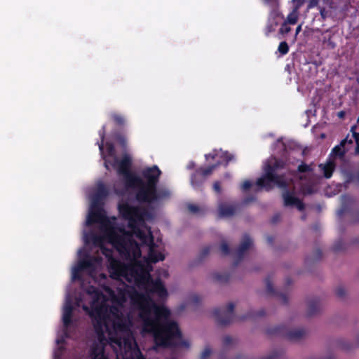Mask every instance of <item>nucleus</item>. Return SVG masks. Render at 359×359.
<instances>
[{
  "label": "nucleus",
  "mask_w": 359,
  "mask_h": 359,
  "mask_svg": "<svg viewBox=\"0 0 359 359\" xmlns=\"http://www.w3.org/2000/svg\"><path fill=\"white\" fill-rule=\"evenodd\" d=\"M107 319L92 318L95 331L100 341L105 339L104 328L107 327Z\"/></svg>",
  "instance_id": "aec40b11"
},
{
  "label": "nucleus",
  "mask_w": 359,
  "mask_h": 359,
  "mask_svg": "<svg viewBox=\"0 0 359 359\" xmlns=\"http://www.w3.org/2000/svg\"><path fill=\"white\" fill-rule=\"evenodd\" d=\"M252 245V241L250 236L247 233L244 234L241 244L235 252L236 260L234 262V266H237L243 259L245 252L251 247Z\"/></svg>",
  "instance_id": "dca6fc26"
},
{
  "label": "nucleus",
  "mask_w": 359,
  "mask_h": 359,
  "mask_svg": "<svg viewBox=\"0 0 359 359\" xmlns=\"http://www.w3.org/2000/svg\"><path fill=\"white\" fill-rule=\"evenodd\" d=\"M355 154H359V142H356Z\"/></svg>",
  "instance_id": "338daca9"
},
{
  "label": "nucleus",
  "mask_w": 359,
  "mask_h": 359,
  "mask_svg": "<svg viewBox=\"0 0 359 359\" xmlns=\"http://www.w3.org/2000/svg\"><path fill=\"white\" fill-rule=\"evenodd\" d=\"M254 199H255L254 197L247 198L245 199L244 203H248L249 202L253 201Z\"/></svg>",
  "instance_id": "e2e57ef3"
},
{
  "label": "nucleus",
  "mask_w": 359,
  "mask_h": 359,
  "mask_svg": "<svg viewBox=\"0 0 359 359\" xmlns=\"http://www.w3.org/2000/svg\"><path fill=\"white\" fill-rule=\"evenodd\" d=\"M287 186L289 184L287 183ZM283 189L282 197L283 199L284 205L285 207H296L299 211H303L305 209V205L302 201L294 195V190H289L288 187L286 188H280Z\"/></svg>",
  "instance_id": "4468645a"
},
{
  "label": "nucleus",
  "mask_w": 359,
  "mask_h": 359,
  "mask_svg": "<svg viewBox=\"0 0 359 359\" xmlns=\"http://www.w3.org/2000/svg\"><path fill=\"white\" fill-rule=\"evenodd\" d=\"M111 242L120 255L126 258H137L141 256L140 245L133 238L132 235H114Z\"/></svg>",
  "instance_id": "0eeeda50"
},
{
  "label": "nucleus",
  "mask_w": 359,
  "mask_h": 359,
  "mask_svg": "<svg viewBox=\"0 0 359 359\" xmlns=\"http://www.w3.org/2000/svg\"><path fill=\"white\" fill-rule=\"evenodd\" d=\"M106 135V126H103L102 129L99 131V135L101 139V142L98 143L99 149L100 154L104 160V165L107 170H109V167H111L114 169L117 170V172L120 175H125L129 172H130V168L132 166V159L130 156L128 154H124L121 160L116 156H114V158L112 160H109L106 158L104 155V141Z\"/></svg>",
  "instance_id": "423d86ee"
},
{
  "label": "nucleus",
  "mask_w": 359,
  "mask_h": 359,
  "mask_svg": "<svg viewBox=\"0 0 359 359\" xmlns=\"http://www.w3.org/2000/svg\"><path fill=\"white\" fill-rule=\"evenodd\" d=\"M311 171H312V168H311V165H309L306 164L305 163L302 162V163L300 165H299V166L297 167V171H294L292 175H294V177H295L296 172L304 173V172H309Z\"/></svg>",
  "instance_id": "c756f323"
},
{
  "label": "nucleus",
  "mask_w": 359,
  "mask_h": 359,
  "mask_svg": "<svg viewBox=\"0 0 359 359\" xmlns=\"http://www.w3.org/2000/svg\"><path fill=\"white\" fill-rule=\"evenodd\" d=\"M313 256L314 261L320 260L323 256L321 250L319 248L316 249L315 251L313 252Z\"/></svg>",
  "instance_id": "49530a36"
},
{
  "label": "nucleus",
  "mask_w": 359,
  "mask_h": 359,
  "mask_svg": "<svg viewBox=\"0 0 359 359\" xmlns=\"http://www.w3.org/2000/svg\"><path fill=\"white\" fill-rule=\"evenodd\" d=\"M83 309L88 311L91 318L107 319L109 306L105 302V298L98 303L90 304V311L88 306H83Z\"/></svg>",
  "instance_id": "f8f14e48"
},
{
  "label": "nucleus",
  "mask_w": 359,
  "mask_h": 359,
  "mask_svg": "<svg viewBox=\"0 0 359 359\" xmlns=\"http://www.w3.org/2000/svg\"><path fill=\"white\" fill-rule=\"evenodd\" d=\"M211 354V349L210 347L207 346L204 349V351L201 353V359H206L208 358Z\"/></svg>",
  "instance_id": "37998d69"
},
{
  "label": "nucleus",
  "mask_w": 359,
  "mask_h": 359,
  "mask_svg": "<svg viewBox=\"0 0 359 359\" xmlns=\"http://www.w3.org/2000/svg\"><path fill=\"white\" fill-rule=\"evenodd\" d=\"M218 216L219 218L230 217L235 215L236 208L232 205L220 203L218 205Z\"/></svg>",
  "instance_id": "6ab92c4d"
},
{
  "label": "nucleus",
  "mask_w": 359,
  "mask_h": 359,
  "mask_svg": "<svg viewBox=\"0 0 359 359\" xmlns=\"http://www.w3.org/2000/svg\"><path fill=\"white\" fill-rule=\"evenodd\" d=\"M119 214L121 217L128 221V227L133 233L138 238L142 246H147L148 259L150 262L156 264L165 259V255L156 250L158 245L154 243V238L150 229L148 233L139 228V225L144 222L146 217H149L151 213L145 208L133 206L127 202L119 203L118 205Z\"/></svg>",
  "instance_id": "f03ea898"
},
{
  "label": "nucleus",
  "mask_w": 359,
  "mask_h": 359,
  "mask_svg": "<svg viewBox=\"0 0 359 359\" xmlns=\"http://www.w3.org/2000/svg\"><path fill=\"white\" fill-rule=\"evenodd\" d=\"M205 158L206 161L212 159L216 161L215 163L210 165L214 167V170L219 165L227 166L229 163L234 159L233 154L222 149H214L212 152L205 154Z\"/></svg>",
  "instance_id": "9b49d317"
},
{
  "label": "nucleus",
  "mask_w": 359,
  "mask_h": 359,
  "mask_svg": "<svg viewBox=\"0 0 359 359\" xmlns=\"http://www.w3.org/2000/svg\"><path fill=\"white\" fill-rule=\"evenodd\" d=\"M86 292L93 298L91 303H98V302L105 298L102 292L95 286H89Z\"/></svg>",
  "instance_id": "393cba45"
},
{
  "label": "nucleus",
  "mask_w": 359,
  "mask_h": 359,
  "mask_svg": "<svg viewBox=\"0 0 359 359\" xmlns=\"http://www.w3.org/2000/svg\"><path fill=\"white\" fill-rule=\"evenodd\" d=\"M344 147L341 144L335 146L332 150V154L336 156L343 157L346 153Z\"/></svg>",
  "instance_id": "2f4dec72"
},
{
  "label": "nucleus",
  "mask_w": 359,
  "mask_h": 359,
  "mask_svg": "<svg viewBox=\"0 0 359 359\" xmlns=\"http://www.w3.org/2000/svg\"><path fill=\"white\" fill-rule=\"evenodd\" d=\"M269 335H280L290 341H298L306 335V330L303 328L293 329L286 331V329L283 325L276 326L269 328L266 330Z\"/></svg>",
  "instance_id": "1a4fd4ad"
},
{
  "label": "nucleus",
  "mask_w": 359,
  "mask_h": 359,
  "mask_svg": "<svg viewBox=\"0 0 359 359\" xmlns=\"http://www.w3.org/2000/svg\"><path fill=\"white\" fill-rule=\"evenodd\" d=\"M114 122L118 126H122L124 123V118L119 114H114L112 115Z\"/></svg>",
  "instance_id": "e433bc0d"
},
{
  "label": "nucleus",
  "mask_w": 359,
  "mask_h": 359,
  "mask_svg": "<svg viewBox=\"0 0 359 359\" xmlns=\"http://www.w3.org/2000/svg\"><path fill=\"white\" fill-rule=\"evenodd\" d=\"M320 0H309L307 5V10L312 9L315 7L318 8Z\"/></svg>",
  "instance_id": "a19ab883"
},
{
  "label": "nucleus",
  "mask_w": 359,
  "mask_h": 359,
  "mask_svg": "<svg viewBox=\"0 0 359 359\" xmlns=\"http://www.w3.org/2000/svg\"><path fill=\"white\" fill-rule=\"evenodd\" d=\"M265 283L266 287V292L269 295L278 296L282 300V302L285 304L288 303V298L285 294H278L273 288L272 280L270 276H268L265 279Z\"/></svg>",
  "instance_id": "4be33fe9"
},
{
  "label": "nucleus",
  "mask_w": 359,
  "mask_h": 359,
  "mask_svg": "<svg viewBox=\"0 0 359 359\" xmlns=\"http://www.w3.org/2000/svg\"><path fill=\"white\" fill-rule=\"evenodd\" d=\"M73 306L72 305V303L70 301H68L63 309V313H62V321L64 327L67 328L72 323V313H73Z\"/></svg>",
  "instance_id": "5701e85b"
},
{
  "label": "nucleus",
  "mask_w": 359,
  "mask_h": 359,
  "mask_svg": "<svg viewBox=\"0 0 359 359\" xmlns=\"http://www.w3.org/2000/svg\"><path fill=\"white\" fill-rule=\"evenodd\" d=\"M267 241H268V242H269V244H272V243H273V236H269L267 237Z\"/></svg>",
  "instance_id": "680f3d73"
},
{
  "label": "nucleus",
  "mask_w": 359,
  "mask_h": 359,
  "mask_svg": "<svg viewBox=\"0 0 359 359\" xmlns=\"http://www.w3.org/2000/svg\"><path fill=\"white\" fill-rule=\"evenodd\" d=\"M318 9L319 10L322 21L325 20L327 19V18L328 17V15H327L328 12L326 10V8L323 6H318Z\"/></svg>",
  "instance_id": "4c0bfd02"
},
{
  "label": "nucleus",
  "mask_w": 359,
  "mask_h": 359,
  "mask_svg": "<svg viewBox=\"0 0 359 359\" xmlns=\"http://www.w3.org/2000/svg\"><path fill=\"white\" fill-rule=\"evenodd\" d=\"M292 279L290 278H286V284L287 286L290 285L292 284Z\"/></svg>",
  "instance_id": "69168bd1"
},
{
  "label": "nucleus",
  "mask_w": 359,
  "mask_h": 359,
  "mask_svg": "<svg viewBox=\"0 0 359 359\" xmlns=\"http://www.w3.org/2000/svg\"><path fill=\"white\" fill-rule=\"evenodd\" d=\"M265 315V311L264 310H260L257 314L256 316H259V317H262V316H264Z\"/></svg>",
  "instance_id": "052dcab7"
},
{
  "label": "nucleus",
  "mask_w": 359,
  "mask_h": 359,
  "mask_svg": "<svg viewBox=\"0 0 359 359\" xmlns=\"http://www.w3.org/2000/svg\"><path fill=\"white\" fill-rule=\"evenodd\" d=\"M329 44L330 45L332 48H334L335 47V43L332 41H331V38L330 37L328 40Z\"/></svg>",
  "instance_id": "0e129e2a"
},
{
  "label": "nucleus",
  "mask_w": 359,
  "mask_h": 359,
  "mask_svg": "<svg viewBox=\"0 0 359 359\" xmlns=\"http://www.w3.org/2000/svg\"><path fill=\"white\" fill-rule=\"evenodd\" d=\"M170 192L166 188H158L157 185L144 184H141L135 192V199L140 203L152 204L170 197Z\"/></svg>",
  "instance_id": "39448f33"
},
{
  "label": "nucleus",
  "mask_w": 359,
  "mask_h": 359,
  "mask_svg": "<svg viewBox=\"0 0 359 359\" xmlns=\"http://www.w3.org/2000/svg\"><path fill=\"white\" fill-rule=\"evenodd\" d=\"M125 185L128 188H130L133 189L138 190L142 184H143V179L130 172L125 175H123Z\"/></svg>",
  "instance_id": "f3484780"
},
{
  "label": "nucleus",
  "mask_w": 359,
  "mask_h": 359,
  "mask_svg": "<svg viewBox=\"0 0 359 359\" xmlns=\"http://www.w3.org/2000/svg\"><path fill=\"white\" fill-rule=\"evenodd\" d=\"M102 254L108 259L109 262L110 267L112 269H116L119 266L120 262L114 258L113 251L111 249L107 248L104 245L100 246Z\"/></svg>",
  "instance_id": "b1692460"
},
{
  "label": "nucleus",
  "mask_w": 359,
  "mask_h": 359,
  "mask_svg": "<svg viewBox=\"0 0 359 359\" xmlns=\"http://www.w3.org/2000/svg\"><path fill=\"white\" fill-rule=\"evenodd\" d=\"M233 343V339L230 336H225L223 338L222 344L224 347H228Z\"/></svg>",
  "instance_id": "c03bdc74"
},
{
  "label": "nucleus",
  "mask_w": 359,
  "mask_h": 359,
  "mask_svg": "<svg viewBox=\"0 0 359 359\" xmlns=\"http://www.w3.org/2000/svg\"><path fill=\"white\" fill-rule=\"evenodd\" d=\"M144 291V294L135 291L130 295L133 304L140 311L143 331L153 334L156 346H173V339L182 337L178 325L169 320L170 311L163 305L156 304L150 296V294H156L164 299L168 296L166 288L160 278L151 279Z\"/></svg>",
  "instance_id": "f257e3e1"
},
{
  "label": "nucleus",
  "mask_w": 359,
  "mask_h": 359,
  "mask_svg": "<svg viewBox=\"0 0 359 359\" xmlns=\"http://www.w3.org/2000/svg\"><path fill=\"white\" fill-rule=\"evenodd\" d=\"M287 23L286 22H285L280 27V34H287L288 32H290L291 29L289 26L287 25Z\"/></svg>",
  "instance_id": "a18cd8bd"
},
{
  "label": "nucleus",
  "mask_w": 359,
  "mask_h": 359,
  "mask_svg": "<svg viewBox=\"0 0 359 359\" xmlns=\"http://www.w3.org/2000/svg\"><path fill=\"white\" fill-rule=\"evenodd\" d=\"M335 294L338 297L343 298L346 295L345 289L342 286H339L336 289Z\"/></svg>",
  "instance_id": "79ce46f5"
},
{
  "label": "nucleus",
  "mask_w": 359,
  "mask_h": 359,
  "mask_svg": "<svg viewBox=\"0 0 359 359\" xmlns=\"http://www.w3.org/2000/svg\"><path fill=\"white\" fill-rule=\"evenodd\" d=\"M319 168L323 170L324 177L329 179L335 169V163L333 161H328L325 164L320 163Z\"/></svg>",
  "instance_id": "bb28decb"
},
{
  "label": "nucleus",
  "mask_w": 359,
  "mask_h": 359,
  "mask_svg": "<svg viewBox=\"0 0 359 359\" xmlns=\"http://www.w3.org/2000/svg\"><path fill=\"white\" fill-rule=\"evenodd\" d=\"M302 191L304 195H310L313 193V188L311 186L309 185L304 187Z\"/></svg>",
  "instance_id": "8fccbe9b"
},
{
  "label": "nucleus",
  "mask_w": 359,
  "mask_h": 359,
  "mask_svg": "<svg viewBox=\"0 0 359 359\" xmlns=\"http://www.w3.org/2000/svg\"><path fill=\"white\" fill-rule=\"evenodd\" d=\"M188 210L192 213H198L200 212V208L194 204H189Z\"/></svg>",
  "instance_id": "de8ad7c7"
},
{
  "label": "nucleus",
  "mask_w": 359,
  "mask_h": 359,
  "mask_svg": "<svg viewBox=\"0 0 359 359\" xmlns=\"http://www.w3.org/2000/svg\"><path fill=\"white\" fill-rule=\"evenodd\" d=\"M264 4H268V5H271V6H274L276 4H277L278 3V0H263Z\"/></svg>",
  "instance_id": "6e6d98bb"
},
{
  "label": "nucleus",
  "mask_w": 359,
  "mask_h": 359,
  "mask_svg": "<svg viewBox=\"0 0 359 359\" xmlns=\"http://www.w3.org/2000/svg\"><path fill=\"white\" fill-rule=\"evenodd\" d=\"M220 250L224 255H228L230 254V248L228 244L225 242H223L221 244Z\"/></svg>",
  "instance_id": "ea45409f"
},
{
  "label": "nucleus",
  "mask_w": 359,
  "mask_h": 359,
  "mask_svg": "<svg viewBox=\"0 0 359 359\" xmlns=\"http://www.w3.org/2000/svg\"><path fill=\"white\" fill-rule=\"evenodd\" d=\"M299 11L293 8L292 11L287 17L286 22L290 25H294L298 20Z\"/></svg>",
  "instance_id": "c85d7f7f"
},
{
  "label": "nucleus",
  "mask_w": 359,
  "mask_h": 359,
  "mask_svg": "<svg viewBox=\"0 0 359 359\" xmlns=\"http://www.w3.org/2000/svg\"><path fill=\"white\" fill-rule=\"evenodd\" d=\"M141 175L142 178L144 181V184L157 185L161 175V171L157 165H154L151 167H147L143 169Z\"/></svg>",
  "instance_id": "2eb2a0df"
},
{
  "label": "nucleus",
  "mask_w": 359,
  "mask_h": 359,
  "mask_svg": "<svg viewBox=\"0 0 359 359\" xmlns=\"http://www.w3.org/2000/svg\"><path fill=\"white\" fill-rule=\"evenodd\" d=\"M332 249L334 252L343 250L344 249V244L341 241H339L334 244Z\"/></svg>",
  "instance_id": "58836bf2"
},
{
  "label": "nucleus",
  "mask_w": 359,
  "mask_h": 359,
  "mask_svg": "<svg viewBox=\"0 0 359 359\" xmlns=\"http://www.w3.org/2000/svg\"><path fill=\"white\" fill-rule=\"evenodd\" d=\"M214 279L221 283H227L230 279V274L228 273H217L214 274Z\"/></svg>",
  "instance_id": "cd10ccee"
},
{
  "label": "nucleus",
  "mask_w": 359,
  "mask_h": 359,
  "mask_svg": "<svg viewBox=\"0 0 359 359\" xmlns=\"http://www.w3.org/2000/svg\"><path fill=\"white\" fill-rule=\"evenodd\" d=\"M90 355L91 359H108L106 356H104L102 350L99 351L95 347L92 348Z\"/></svg>",
  "instance_id": "7c9ffc66"
},
{
  "label": "nucleus",
  "mask_w": 359,
  "mask_h": 359,
  "mask_svg": "<svg viewBox=\"0 0 359 359\" xmlns=\"http://www.w3.org/2000/svg\"><path fill=\"white\" fill-rule=\"evenodd\" d=\"M278 50L281 55H286L289 52V46L287 43L286 41L280 42L278 46Z\"/></svg>",
  "instance_id": "72a5a7b5"
},
{
  "label": "nucleus",
  "mask_w": 359,
  "mask_h": 359,
  "mask_svg": "<svg viewBox=\"0 0 359 359\" xmlns=\"http://www.w3.org/2000/svg\"><path fill=\"white\" fill-rule=\"evenodd\" d=\"M254 316V314H248V316H243V317H241V320H244V319H246V318H250V317H252V316Z\"/></svg>",
  "instance_id": "774afa93"
},
{
  "label": "nucleus",
  "mask_w": 359,
  "mask_h": 359,
  "mask_svg": "<svg viewBox=\"0 0 359 359\" xmlns=\"http://www.w3.org/2000/svg\"><path fill=\"white\" fill-rule=\"evenodd\" d=\"M211 248H212L211 245H207V246L203 247L200 252V255H199L200 259H204L210 253Z\"/></svg>",
  "instance_id": "c9c22d12"
},
{
  "label": "nucleus",
  "mask_w": 359,
  "mask_h": 359,
  "mask_svg": "<svg viewBox=\"0 0 359 359\" xmlns=\"http://www.w3.org/2000/svg\"><path fill=\"white\" fill-rule=\"evenodd\" d=\"M320 310V300L318 298H313L308 302L307 315L312 316L316 314Z\"/></svg>",
  "instance_id": "a878e982"
},
{
  "label": "nucleus",
  "mask_w": 359,
  "mask_h": 359,
  "mask_svg": "<svg viewBox=\"0 0 359 359\" xmlns=\"http://www.w3.org/2000/svg\"><path fill=\"white\" fill-rule=\"evenodd\" d=\"M292 1L294 4V8L299 11L304 4L305 0H292Z\"/></svg>",
  "instance_id": "09e8293b"
},
{
  "label": "nucleus",
  "mask_w": 359,
  "mask_h": 359,
  "mask_svg": "<svg viewBox=\"0 0 359 359\" xmlns=\"http://www.w3.org/2000/svg\"><path fill=\"white\" fill-rule=\"evenodd\" d=\"M213 190L217 194H220L221 193L222 189H221L220 182L219 181H216V182H214V184H213Z\"/></svg>",
  "instance_id": "864d4df0"
},
{
  "label": "nucleus",
  "mask_w": 359,
  "mask_h": 359,
  "mask_svg": "<svg viewBox=\"0 0 359 359\" xmlns=\"http://www.w3.org/2000/svg\"><path fill=\"white\" fill-rule=\"evenodd\" d=\"M355 128H356L355 126H352L351 131L353 133V137L354 138L355 142H359V133L355 131Z\"/></svg>",
  "instance_id": "3c124183"
},
{
  "label": "nucleus",
  "mask_w": 359,
  "mask_h": 359,
  "mask_svg": "<svg viewBox=\"0 0 359 359\" xmlns=\"http://www.w3.org/2000/svg\"><path fill=\"white\" fill-rule=\"evenodd\" d=\"M192 299H193V301H194V302L198 303V302H199V301H200V297H199V296H198V295H194V296L192 297Z\"/></svg>",
  "instance_id": "bf43d9fd"
},
{
  "label": "nucleus",
  "mask_w": 359,
  "mask_h": 359,
  "mask_svg": "<svg viewBox=\"0 0 359 359\" xmlns=\"http://www.w3.org/2000/svg\"><path fill=\"white\" fill-rule=\"evenodd\" d=\"M234 308V304L230 302L225 309L221 308L215 309L212 315L217 323L220 325H226L233 322L236 318Z\"/></svg>",
  "instance_id": "9d476101"
},
{
  "label": "nucleus",
  "mask_w": 359,
  "mask_h": 359,
  "mask_svg": "<svg viewBox=\"0 0 359 359\" xmlns=\"http://www.w3.org/2000/svg\"><path fill=\"white\" fill-rule=\"evenodd\" d=\"M346 143L353 144V140H348V137H346L341 141L340 144H341V146L344 147Z\"/></svg>",
  "instance_id": "5fc2aeb1"
},
{
  "label": "nucleus",
  "mask_w": 359,
  "mask_h": 359,
  "mask_svg": "<svg viewBox=\"0 0 359 359\" xmlns=\"http://www.w3.org/2000/svg\"><path fill=\"white\" fill-rule=\"evenodd\" d=\"M354 203L353 198L348 195H343L341 196V206L338 210V215L341 217L345 213L348 212L353 207Z\"/></svg>",
  "instance_id": "412c9836"
},
{
  "label": "nucleus",
  "mask_w": 359,
  "mask_h": 359,
  "mask_svg": "<svg viewBox=\"0 0 359 359\" xmlns=\"http://www.w3.org/2000/svg\"><path fill=\"white\" fill-rule=\"evenodd\" d=\"M323 4L327 5L330 8H333L334 2L332 0H323Z\"/></svg>",
  "instance_id": "4d7b16f0"
},
{
  "label": "nucleus",
  "mask_w": 359,
  "mask_h": 359,
  "mask_svg": "<svg viewBox=\"0 0 359 359\" xmlns=\"http://www.w3.org/2000/svg\"><path fill=\"white\" fill-rule=\"evenodd\" d=\"M214 171L213 166H208L207 168H198L191 176V184L196 189H201L203 183L207 177L212 175Z\"/></svg>",
  "instance_id": "ddd939ff"
},
{
  "label": "nucleus",
  "mask_w": 359,
  "mask_h": 359,
  "mask_svg": "<svg viewBox=\"0 0 359 359\" xmlns=\"http://www.w3.org/2000/svg\"><path fill=\"white\" fill-rule=\"evenodd\" d=\"M151 279V275L148 272L141 271L139 273H136L135 282L138 288L145 290Z\"/></svg>",
  "instance_id": "a211bd4d"
},
{
  "label": "nucleus",
  "mask_w": 359,
  "mask_h": 359,
  "mask_svg": "<svg viewBox=\"0 0 359 359\" xmlns=\"http://www.w3.org/2000/svg\"><path fill=\"white\" fill-rule=\"evenodd\" d=\"M101 259L98 257L91 256L86 253L83 257L80 259L78 264L74 267L72 271V278L74 280H81V272L83 271H93L95 269V264L99 263Z\"/></svg>",
  "instance_id": "6e6552de"
},
{
  "label": "nucleus",
  "mask_w": 359,
  "mask_h": 359,
  "mask_svg": "<svg viewBox=\"0 0 359 359\" xmlns=\"http://www.w3.org/2000/svg\"><path fill=\"white\" fill-rule=\"evenodd\" d=\"M280 219V215L278 214V215H274L273 217H272V219H271V222L273 224H275L278 221H279Z\"/></svg>",
  "instance_id": "13d9d810"
},
{
  "label": "nucleus",
  "mask_w": 359,
  "mask_h": 359,
  "mask_svg": "<svg viewBox=\"0 0 359 359\" xmlns=\"http://www.w3.org/2000/svg\"><path fill=\"white\" fill-rule=\"evenodd\" d=\"M116 142L123 148H125L127 145V139L126 137L121 134H117L115 137Z\"/></svg>",
  "instance_id": "f704fd0d"
},
{
  "label": "nucleus",
  "mask_w": 359,
  "mask_h": 359,
  "mask_svg": "<svg viewBox=\"0 0 359 359\" xmlns=\"http://www.w3.org/2000/svg\"><path fill=\"white\" fill-rule=\"evenodd\" d=\"M106 150L107 155L109 157H112L114 158V156H116V151H115V147L113 143L111 142H107L106 143Z\"/></svg>",
  "instance_id": "473e14b6"
},
{
  "label": "nucleus",
  "mask_w": 359,
  "mask_h": 359,
  "mask_svg": "<svg viewBox=\"0 0 359 359\" xmlns=\"http://www.w3.org/2000/svg\"><path fill=\"white\" fill-rule=\"evenodd\" d=\"M252 187V182L250 180H245L242 186L241 189L243 191H247Z\"/></svg>",
  "instance_id": "603ef678"
},
{
  "label": "nucleus",
  "mask_w": 359,
  "mask_h": 359,
  "mask_svg": "<svg viewBox=\"0 0 359 359\" xmlns=\"http://www.w3.org/2000/svg\"><path fill=\"white\" fill-rule=\"evenodd\" d=\"M108 196V190L103 184H99L93 196L91 210L87 219L88 224H104L109 222L105 212L102 206L101 201Z\"/></svg>",
  "instance_id": "20e7f679"
},
{
  "label": "nucleus",
  "mask_w": 359,
  "mask_h": 359,
  "mask_svg": "<svg viewBox=\"0 0 359 359\" xmlns=\"http://www.w3.org/2000/svg\"><path fill=\"white\" fill-rule=\"evenodd\" d=\"M283 167V163L280 161H276L273 165H266L264 170V173L256 182L257 187L268 191H271L274 185L278 188H286L287 178L285 174L277 173L278 170Z\"/></svg>",
  "instance_id": "7ed1b4c3"
}]
</instances>
